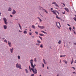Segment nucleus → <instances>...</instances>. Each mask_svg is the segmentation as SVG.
<instances>
[{
    "label": "nucleus",
    "mask_w": 76,
    "mask_h": 76,
    "mask_svg": "<svg viewBox=\"0 0 76 76\" xmlns=\"http://www.w3.org/2000/svg\"><path fill=\"white\" fill-rule=\"evenodd\" d=\"M30 63L31 66L33 68H31V71H32L35 74H37V70L36 68H35V67L36 66V65L35 64H34V65L33 64V59H31L30 60Z\"/></svg>",
    "instance_id": "f257e3e1"
},
{
    "label": "nucleus",
    "mask_w": 76,
    "mask_h": 76,
    "mask_svg": "<svg viewBox=\"0 0 76 76\" xmlns=\"http://www.w3.org/2000/svg\"><path fill=\"white\" fill-rule=\"evenodd\" d=\"M56 26H57V27L59 29H60V27H61L60 23L59 22H56Z\"/></svg>",
    "instance_id": "f03ea898"
},
{
    "label": "nucleus",
    "mask_w": 76,
    "mask_h": 76,
    "mask_svg": "<svg viewBox=\"0 0 76 76\" xmlns=\"http://www.w3.org/2000/svg\"><path fill=\"white\" fill-rule=\"evenodd\" d=\"M51 12H53L54 14L56 16V18H57L58 19H60V18L58 17V16L57 15L56 13L55 12L54 10H53V11H51Z\"/></svg>",
    "instance_id": "7ed1b4c3"
},
{
    "label": "nucleus",
    "mask_w": 76,
    "mask_h": 76,
    "mask_svg": "<svg viewBox=\"0 0 76 76\" xmlns=\"http://www.w3.org/2000/svg\"><path fill=\"white\" fill-rule=\"evenodd\" d=\"M16 66L17 68H19L21 69H22L21 66V64H19V65L17 63V64H16Z\"/></svg>",
    "instance_id": "20e7f679"
},
{
    "label": "nucleus",
    "mask_w": 76,
    "mask_h": 76,
    "mask_svg": "<svg viewBox=\"0 0 76 76\" xmlns=\"http://www.w3.org/2000/svg\"><path fill=\"white\" fill-rule=\"evenodd\" d=\"M3 20H4V23L6 24V25H7V20L6 19V18H3Z\"/></svg>",
    "instance_id": "39448f33"
},
{
    "label": "nucleus",
    "mask_w": 76,
    "mask_h": 76,
    "mask_svg": "<svg viewBox=\"0 0 76 76\" xmlns=\"http://www.w3.org/2000/svg\"><path fill=\"white\" fill-rule=\"evenodd\" d=\"M38 27L39 28H40L41 29L45 28V27L44 26H39V25H38Z\"/></svg>",
    "instance_id": "423d86ee"
},
{
    "label": "nucleus",
    "mask_w": 76,
    "mask_h": 76,
    "mask_svg": "<svg viewBox=\"0 0 76 76\" xmlns=\"http://www.w3.org/2000/svg\"><path fill=\"white\" fill-rule=\"evenodd\" d=\"M63 61H64V62H65V64H67L68 63L67 61L65 60H63Z\"/></svg>",
    "instance_id": "0eeeda50"
},
{
    "label": "nucleus",
    "mask_w": 76,
    "mask_h": 76,
    "mask_svg": "<svg viewBox=\"0 0 76 76\" xmlns=\"http://www.w3.org/2000/svg\"><path fill=\"white\" fill-rule=\"evenodd\" d=\"M8 45H9V46L10 47H11V43L9 41L8 42Z\"/></svg>",
    "instance_id": "6e6552de"
},
{
    "label": "nucleus",
    "mask_w": 76,
    "mask_h": 76,
    "mask_svg": "<svg viewBox=\"0 0 76 76\" xmlns=\"http://www.w3.org/2000/svg\"><path fill=\"white\" fill-rule=\"evenodd\" d=\"M65 10H66V12H69V10H68V8H65Z\"/></svg>",
    "instance_id": "1a4fd4ad"
},
{
    "label": "nucleus",
    "mask_w": 76,
    "mask_h": 76,
    "mask_svg": "<svg viewBox=\"0 0 76 76\" xmlns=\"http://www.w3.org/2000/svg\"><path fill=\"white\" fill-rule=\"evenodd\" d=\"M66 55H61V56H60V57H65V56H66Z\"/></svg>",
    "instance_id": "9d476101"
},
{
    "label": "nucleus",
    "mask_w": 76,
    "mask_h": 76,
    "mask_svg": "<svg viewBox=\"0 0 76 76\" xmlns=\"http://www.w3.org/2000/svg\"><path fill=\"white\" fill-rule=\"evenodd\" d=\"M16 13V11H15V10H13V11L12 12V14L13 15H14Z\"/></svg>",
    "instance_id": "9b49d317"
},
{
    "label": "nucleus",
    "mask_w": 76,
    "mask_h": 76,
    "mask_svg": "<svg viewBox=\"0 0 76 76\" xmlns=\"http://www.w3.org/2000/svg\"><path fill=\"white\" fill-rule=\"evenodd\" d=\"M4 28L5 29H6L7 28V26L6 25H4Z\"/></svg>",
    "instance_id": "f8f14e48"
},
{
    "label": "nucleus",
    "mask_w": 76,
    "mask_h": 76,
    "mask_svg": "<svg viewBox=\"0 0 76 76\" xmlns=\"http://www.w3.org/2000/svg\"><path fill=\"white\" fill-rule=\"evenodd\" d=\"M31 27L34 29H35L36 28L35 26L34 25H32L31 26Z\"/></svg>",
    "instance_id": "ddd939ff"
},
{
    "label": "nucleus",
    "mask_w": 76,
    "mask_h": 76,
    "mask_svg": "<svg viewBox=\"0 0 76 76\" xmlns=\"http://www.w3.org/2000/svg\"><path fill=\"white\" fill-rule=\"evenodd\" d=\"M25 70L26 73H28V71L26 69H25Z\"/></svg>",
    "instance_id": "4468645a"
},
{
    "label": "nucleus",
    "mask_w": 76,
    "mask_h": 76,
    "mask_svg": "<svg viewBox=\"0 0 76 76\" xmlns=\"http://www.w3.org/2000/svg\"><path fill=\"white\" fill-rule=\"evenodd\" d=\"M41 32H42V33H44L45 34H47V33L46 32H44V31H41Z\"/></svg>",
    "instance_id": "2eb2a0df"
},
{
    "label": "nucleus",
    "mask_w": 76,
    "mask_h": 76,
    "mask_svg": "<svg viewBox=\"0 0 76 76\" xmlns=\"http://www.w3.org/2000/svg\"><path fill=\"white\" fill-rule=\"evenodd\" d=\"M44 12H46V14H48V11L45 10L44 9Z\"/></svg>",
    "instance_id": "dca6fc26"
},
{
    "label": "nucleus",
    "mask_w": 76,
    "mask_h": 76,
    "mask_svg": "<svg viewBox=\"0 0 76 76\" xmlns=\"http://www.w3.org/2000/svg\"><path fill=\"white\" fill-rule=\"evenodd\" d=\"M13 50V48H12L11 49L10 51L12 53Z\"/></svg>",
    "instance_id": "f3484780"
},
{
    "label": "nucleus",
    "mask_w": 76,
    "mask_h": 76,
    "mask_svg": "<svg viewBox=\"0 0 76 76\" xmlns=\"http://www.w3.org/2000/svg\"><path fill=\"white\" fill-rule=\"evenodd\" d=\"M23 33L24 34H27V31H24L23 32Z\"/></svg>",
    "instance_id": "a211bd4d"
},
{
    "label": "nucleus",
    "mask_w": 76,
    "mask_h": 76,
    "mask_svg": "<svg viewBox=\"0 0 76 76\" xmlns=\"http://www.w3.org/2000/svg\"><path fill=\"white\" fill-rule=\"evenodd\" d=\"M29 68L30 70V71L31 72V67L30 66H29Z\"/></svg>",
    "instance_id": "6ab92c4d"
},
{
    "label": "nucleus",
    "mask_w": 76,
    "mask_h": 76,
    "mask_svg": "<svg viewBox=\"0 0 76 76\" xmlns=\"http://www.w3.org/2000/svg\"><path fill=\"white\" fill-rule=\"evenodd\" d=\"M37 42L38 43H41V42L39 40H38L37 41Z\"/></svg>",
    "instance_id": "aec40b11"
},
{
    "label": "nucleus",
    "mask_w": 76,
    "mask_h": 76,
    "mask_svg": "<svg viewBox=\"0 0 76 76\" xmlns=\"http://www.w3.org/2000/svg\"><path fill=\"white\" fill-rule=\"evenodd\" d=\"M18 24H19V27H20V29H21V30H22V27H21V26H20V24L19 23Z\"/></svg>",
    "instance_id": "412c9836"
},
{
    "label": "nucleus",
    "mask_w": 76,
    "mask_h": 76,
    "mask_svg": "<svg viewBox=\"0 0 76 76\" xmlns=\"http://www.w3.org/2000/svg\"><path fill=\"white\" fill-rule=\"evenodd\" d=\"M39 35L40 36H44V35L43 34H39Z\"/></svg>",
    "instance_id": "4be33fe9"
},
{
    "label": "nucleus",
    "mask_w": 76,
    "mask_h": 76,
    "mask_svg": "<svg viewBox=\"0 0 76 76\" xmlns=\"http://www.w3.org/2000/svg\"><path fill=\"white\" fill-rule=\"evenodd\" d=\"M56 5V7H59V6L57 4H55Z\"/></svg>",
    "instance_id": "5701e85b"
},
{
    "label": "nucleus",
    "mask_w": 76,
    "mask_h": 76,
    "mask_svg": "<svg viewBox=\"0 0 76 76\" xmlns=\"http://www.w3.org/2000/svg\"><path fill=\"white\" fill-rule=\"evenodd\" d=\"M61 40H59V41L58 42V43L59 44H61Z\"/></svg>",
    "instance_id": "b1692460"
},
{
    "label": "nucleus",
    "mask_w": 76,
    "mask_h": 76,
    "mask_svg": "<svg viewBox=\"0 0 76 76\" xmlns=\"http://www.w3.org/2000/svg\"><path fill=\"white\" fill-rule=\"evenodd\" d=\"M18 59H19V60L20 59V56H18Z\"/></svg>",
    "instance_id": "393cba45"
},
{
    "label": "nucleus",
    "mask_w": 76,
    "mask_h": 76,
    "mask_svg": "<svg viewBox=\"0 0 76 76\" xmlns=\"http://www.w3.org/2000/svg\"><path fill=\"white\" fill-rule=\"evenodd\" d=\"M43 61H44V63L45 64H46V63H45V60L44 59H43Z\"/></svg>",
    "instance_id": "a878e982"
},
{
    "label": "nucleus",
    "mask_w": 76,
    "mask_h": 76,
    "mask_svg": "<svg viewBox=\"0 0 76 76\" xmlns=\"http://www.w3.org/2000/svg\"><path fill=\"white\" fill-rule=\"evenodd\" d=\"M11 8H10L8 10V11H11Z\"/></svg>",
    "instance_id": "bb28decb"
},
{
    "label": "nucleus",
    "mask_w": 76,
    "mask_h": 76,
    "mask_svg": "<svg viewBox=\"0 0 76 76\" xmlns=\"http://www.w3.org/2000/svg\"><path fill=\"white\" fill-rule=\"evenodd\" d=\"M34 61L35 62H36L37 61V60H36V58H35L34 59Z\"/></svg>",
    "instance_id": "cd10ccee"
},
{
    "label": "nucleus",
    "mask_w": 76,
    "mask_h": 76,
    "mask_svg": "<svg viewBox=\"0 0 76 76\" xmlns=\"http://www.w3.org/2000/svg\"><path fill=\"white\" fill-rule=\"evenodd\" d=\"M4 42L6 43H7V41L6 40V39H5L4 40Z\"/></svg>",
    "instance_id": "c85d7f7f"
},
{
    "label": "nucleus",
    "mask_w": 76,
    "mask_h": 76,
    "mask_svg": "<svg viewBox=\"0 0 76 76\" xmlns=\"http://www.w3.org/2000/svg\"><path fill=\"white\" fill-rule=\"evenodd\" d=\"M52 4H56V2H53V3Z\"/></svg>",
    "instance_id": "c756f323"
},
{
    "label": "nucleus",
    "mask_w": 76,
    "mask_h": 76,
    "mask_svg": "<svg viewBox=\"0 0 76 76\" xmlns=\"http://www.w3.org/2000/svg\"><path fill=\"white\" fill-rule=\"evenodd\" d=\"M39 20H40V22H41L42 21V20H41L40 18H39Z\"/></svg>",
    "instance_id": "7c9ffc66"
},
{
    "label": "nucleus",
    "mask_w": 76,
    "mask_h": 76,
    "mask_svg": "<svg viewBox=\"0 0 76 76\" xmlns=\"http://www.w3.org/2000/svg\"><path fill=\"white\" fill-rule=\"evenodd\" d=\"M31 37L33 38H34L35 37L34 36H31Z\"/></svg>",
    "instance_id": "2f4dec72"
},
{
    "label": "nucleus",
    "mask_w": 76,
    "mask_h": 76,
    "mask_svg": "<svg viewBox=\"0 0 76 76\" xmlns=\"http://www.w3.org/2000/svg\"><path fill=\"white\" fill-rule=\"evenodd\" d=\"M39 37L40 39L41 40H42V38L40 36H39Z\"/></svg>",
    "instance_id": "473e14b6"
},
{
    "label": "nucleus",
    "mask_w": 76,
    "mask_h": 76,
    "mask_svg": "<svg viewBox=\"0 0 76 76\" xmlns=\"http://www.w3.org/2000/svg\"><path fill=\"white\" fill-rule=\"evenodd\" d=\"M40 47L41 48H43V46L42 44H41L40 46Z\"/></svg>",
    "instance_id": "72a5a7b5"
},
{
    "label": "nucleus",
    "mask_w": 76,
    "mask_h": 76,
    "mask_svg": "<svg viewBox=\"0 0 76 76\" xmlns=\"http://www.w3.org/2000/svg\"><path fill=\"white\" fill-rule=\"evenodd\" d=\"M74 20L76 21V18H74Z\"/></svg>",
    "instance_id": "f704fd0d"
},
{
    "label": "nucleus",
    "mask_w": 76,
    "mask_h": 76,
    "mask_svg": "<svg viewBox=\"0 0 76 76\" xmlns=\"http://www.w3.org/2000/svg\"><path fill=\"white\" fill-rule=\"evenodd\" d=\"M35 33L37 34H38V32L37 31H35Z\"/></svg>",
    "instance_id": "c9c22d12"
},
{
    "label": "nucleus",
    "mask_w": 76,
    "mask_h": 76,
    "mask_svg": "<svg viewBox=\"0 0 76 76\" xmlns=\"http://www.w3.org/2000/svg\"><path fill=\"white\" fill-rule=\"evenodd\" d=\"M42 67L44 68V65L43 64H42Z\"/></svg>",
    "instance_id": "e433bc0d"
},
{
    "label": "nucleus",
    "mask_w": 76,
    "mask_h": 76,
    "mask_svg": "<svg viewBox=\"0 0 76 76\" xmlns=\"http://www.w3.org/2000/svg\"><path fill=\"white\" fill-rule=\"evenodd\" d=\"M34 74H32L31 75V76H34Z\"/></svg>",
    "instance_id": "4c0bfd02"
},
{
    "label": "nucleus",
    "mask_w": 76,
    "mask_h": 76,
    "mask_svg": "<svg viewBox=\"0 0 76 76\" xmlns=\"http://www.w3.org/2000/svg\"><path fill=\"white\" fill-rule=\"evenodd\" d=\"M36 45H38V46H39V44H36Z\"/></svg>",
    "instance_id": "58836bf2"
},
{
    "label": "nucleus",
    "mask_w": 76,
    "mask_h": 76,
    "mask_svg": "<svg viewBox=\"0 0 76 76\" xmlns=\"http://www.w3.org/2000/svg\"><path fill=\"white\" fill-rule=\"evenodd\" d=\"M69 30H70V31H71L72 30L71 28V27H69Z\"/></svg>",
    "instance_id": "ea45409f"
},
{
    "label": "nucleus",
    "mask_w": 76,
    "mask_h": 76,
    "mask_svg": "<svg viewBox=\"0 0 76 76\" xmlns=\"http://www.w3.org/2000/svg\"><path fill=\"white\" fill-rule=\"evenodd\" d=\"M74 34L76 35V33H75V31H74Z\"/></svg>",
    "instance_id": "a19ab883"
},
{
    "label": "nucleus",
    "mask_w": 76,
    "mask_h": 76,
    "mask_svg": "<svg viewBox=\"0 0 76 76\" xmlns=\"http://www.w3.org/2000/svg\"><path fill=\"white\" fill-rule=\"evenodd\" d=\"M72 68L74 69L75 70V67H72Z\"/></svg>",
    "instance_id": "79ce46f5"
},
{
    "label": "nucleus",
    "mask_w": 76,
    "mask_h": 76,
    "mask_svg": "<svg viewBox=\"0 0 76 76\" xmlns=\"http://www.w3.org/2000/svg\"><path fill=\"white\" fill-rule=\"evenodd\" d=\"M62 13H63V14H65V12L64 11V12H62Z\"/></svg>",
    "instance_id": "37998d69"
},
{
    "label": "nucleus",
    "mask_w": 76,
    "mask_h": 76,
    "mask_svg": "<svg viewBox=\"0 0 76 76\" xmlns=\"http://www.w3.org/2000/svg\"><path fill=\"white\" fill-rule=\"evenodd\" d=\"M31 34H32L31 33V32H30V33H29V35H31Z\"/></svg>",
    "instance_id": "c03bdc74"
},
{
    "label": "nucleus",
    "mask_w": 76,
    "mask_h": 76,
    "mask_svg": "<svg viewBox=\"0 0 76 76\" xmlns=\"http://www.w3.org/2000/svg\"><path fill=\"white\" fill-rule=\"evenodd\" d=\"M62 4L64 5V6H65V4L64 3H62Z\"/></svg>",
    "instance_id": "a18cd8bd"
},
{
    "label": "nucleus",
    "mask_w": 76,
    "mask_h": 76,
    "mask_svg": "<svg viewBox=\"0 0 76 76\" xmlns=\"http://www.w3.org/2000/svg\"><path fill=\"white\" fill-rule=\"evenodd\" d=\"M67 25H68V26H69V27H70V25H69V24H67Z\"/></svg>",
    "instance_id": "49530a36"
},
{
    "label": "nucleus",
    "mask_w": 76,
    "mask_h": 76,
    "mask_svg": "<svg viewBox=\"0 0 76 76\" xmlns=\"http://www.w3.org/2000/svg\"><path fill=\"white\" fill-rule=\"evenodd\" d=\"M73 62V59H72V62H71V64H72Z\"/></svg>",
    "instance_id": "de8ad7c7"
},
{
    "label": "nucleus",
    "mask_w": 76,
    "mask_h": 76,
    "mask_svg": "<svg viewBox=\"0 0 76 76\" xmlns=\"http://www.w3.org/2000/svg\"><path fill=\"white\" fill-rule=\"evenodd\" d=\"M53 10V8H51V10Z\"/></svg>",
    "instance_id": "09e8293b"
},
{
    "label": "nucleus",
    "mask_w": 76,
    "mask_h": 76,
    "mask_svg": "<svg viewBox=\"0 0 76 76\" xmlns=\"http://www.w3.org/2000/svg\"><path fill=\"white\" fill-rule=\"evenodd\" d=\"M19 32L21 33V32H22V31H20V30H19Z\"/></svg>",
    "instance_id": "8fccbe9b"
},
{
    "label": "nucleus",
    "mask_w": 76,
    "mask_h": 76,
    "mask_svg": "<svg viewBox=\"0 0 76 76\" xmlns=\"http://www.w3.org/2000/svg\"><path fill=\"white\" fill-rule=\"evenodd\" d=\"M74 45H76V43H74Z\"/></svg>",
    "instance_id": "3c124183"
},
{
    "label": "nucleus",
    "mask_w": 76,
    "mask_h": 76,
    "mask_svg": "<svg viewBox=\"0 0 76 76\" xmlns=\"http://www.w3.org/2000/svg\"><path fill=\"white\" fill-rule=\"evenodd\" d=\"M10 17H12V15H10Z\"/></svg>",
    "instance_id": "603ef678"
},
{
    "label": "nucleus",
    "mask_w": 76,
    "mask_h": 76,
    "mask_svg": "<svg viewBox=\"0 0 76 76\" xmlns=\"http://www.w3.org/2000/svg\"><path fill=\"white\" fill-rule=\"evenodd\" d=\"M72 73H73V74H75V72H72Z\"/></svg>",
    "instance_id": "864d4df0"
},
{
    "label": "nucleus",
    "mask_w": 76,
    "mask_h": 76,
    "mask_svg": "<svg viewBox=\"0 0 76 76\" xmlns=\"http://www.w3.org/2000/svg\"><path fill=\"white\" fill-rule=\"evenodd\" d=\"M61 60H60V62L59 63L61 64Z\"/></svg>",
    "instance_id": "5fc2aeb1"
},
{
    "label": "nucleus",
    "mask_w": 76,
    "mask_h": 76,
    "mask_svg": "<svg viewBox=\"0 0 76 76\" xmlns=\"http://www.w3.org/2000/svg\"><path fill=\"white\" fill-rule=\"evenodd\" d=\"M29 31H31V29H30V30H29Z\"/></svg>",
    "instance_id": "6e6d98bb"
},
{
    "label": "nucleus",
    "mask_w": 76,
    "mask_h": 76,
    "mask_svg": "<svg viewBox=\"0 0 76 76\" xmlns=\"http://www.w3.org/2000/svg\"><path fill=\"white\" fill-rule=\"evenodd\" d=\"M47 69H49V68H48V67H47Z\"/></svg>",
    "instance_id": "4d7b16f0"
},
{
    "label": "nucleus",
    "mask_w": 76,
    "mask_h": 76,
    "mask_svg": "<svg viewBox=\"0 0 76 76\" xmlns=\"http://www.w3.org/2000/svg\"><path fill=\"white\" fill-rule=\"evenodd\" d=\"M4 39H5V38H3V40H4Z\"/></svg>",
    "instance_id": "13d9d810"
},
{
    "label": "nucleus",
    "mask_w": 76,
    "mask_h": 76,
    "mask_svg": "<svg viewBox=\"0 0 76 76\" xmlns=\"http://www.w3.org/2000/svg\"><path fill=\"white\" fill-rule=\"evenodd\" d=\"M27 29H25V31H27Z\"/></svg>",
    "instance_id": "bf43d9fd"
},
{
    "label": "nucleus",
    "mask_w": 76,
    "mask_h": 76,
    "mask_svg": "<svg viewBox=\"0 0 76 76\" xmlns=\"http://www.w3.org/2000/svg\"><path fill=\"white\" fill-rule=\"evenodd\" d=\"M57 13L59 15V13L58 12H57Z\"/></svg>",
    "instance_id": "052dcab7"
},
{
    "label": "nucleus",
    "mask_w": 76,
    "mask_h": 76,
    "mask_svg": "<svg viewBox=\"0 0 76 76\" xmlns=\"http://www.w3.org/2000/svg\"><path fill=\"white\" fill-rule=\"evenodd\" d=\"M0 15L1 16V13L0 12Z\"/></svg>",
    "instance_id": "680f3d73"
},
{
    "label": "nucleus",
    "mask_w": 76,
    "mask_h": 76,
    "mask_svg": "<svg viewBox=\"0 0 76 76\" xmlns=\"http://www.w3.org/2000/svg\"><path fill=\"white\" fill-rule=\"evenodd\" d=\"M75 61V63H76V60Z\"/></svg>",
    "instance_id": "e2e57ef3"
},
{
    "label": "nucleus",
    "mask_w": 76,
    "mask_h": 76,
    "mask_svg": "<svg viewBox=\"0 0 76 76\" xmlns=\"http://www.w3.org/2000/svg\"><path fill=\"white\" fill-rule=\"evenodd\" d=\"M38 18L39 19H40V18H39V17H38Z\"/></svg>",
    "instance_id": "0e129e2a"
},
{
    "label": "nucleus",
    "mask_w": 76,
    "mask_h": 76,
    "mask_svg": "<svg viewBox=\"0 0 76 76\" xmlns=\"http://www.w3.org/2000/svg\"><path fill=\"white\" fill-rule=\"evenodd\" d=\"M73 28H74H74H75V27H73Z\"/></svg>",
    "instance_id": "69168bd1"
},
{
    "label": "nucleus",
    "mask_w": 76,
    "mask_h": 76,
    "mask_svg": "<svg viewBox=\"0 0 76 76\" xmlns=\"http://www.w3.org/2000/svg\"><path fill=\"white\" fill-rule=\"evenodd\" d=\"M57 76H59V75L58 74V75H57Z\"/></svg>",
    "instance_id": "338daca9"
},
{
    "label": "nucleus",
    "mask_w": 76,
    "mask_h": 76,
    "mask_svg": "<svg viewBox=\"0 0 76 76\" xmlns=\"http://www.w3.org/2000/svg\"><path fill=\"white\" fill-rule=\"evenodd\" d=\"M40 76H42L41 75H40Z\"/></svg>",
    "instance_id": "774afa93"
}]
</instances>
